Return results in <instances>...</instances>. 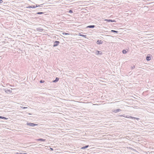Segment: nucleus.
I'll use <instances>...</instances> for the list:
<instances>
[{
    "instance_id": "nucleus-19",
    "label": "nucleus",
    "mask_w": 154,
    "mask_h": 154,
    "mask_svg": "<svg viewBox=\"0 0 154 154\" xmlns=\"http://www.w3.org/2000/svg\"><path fill=\"white\" fill-rule=\"evenodd\" d=\"M110 32H113L116 33H117L119 32L118 31H117L112 30H111Z\"/></svg>"
},
{
    "instance_id": "nucleus-9",
    "label": "nucleus",
    "mask_w": 154,
    "mask_h": 154,
    "mask_svg": "<svg viewBox=\"0 0 154 154\" xmlns=\"http://www.w3.org/2000/svg\"><path fill=\"white\" fill-rule=\"evenodd\" d=\"M27 8H35V6L33 5H31V6H29L28 7H26Z\"/></svg>"
},
{
    "instance_id": "nucleus-10",
    "label": "nucleus",
    "mask_w": 154,
    "mask_h": 154,
    "mask_svg": "<svg viewBox=\"0 0 154 154\" xmlns=\"http://www.w3.org/2000/svg\"><path fill=\"white\" fill-rule=\"evenodd\" d=\"M59 78L58 77H56L55 79L53 81V82L55 83L57 82H58L59 80Z\"/></svg>"
},
{
    "instance_id": "nucleus-1",
    "label": "nucleus",
    "mask_w": 154,
    "mask_h": 154,
    "mask_svg": "<svg viewBox=\"0 0 154 154\" xmlns=\"http://www.w3.org/2000/svg\"><path fill=\"white\" fill-rule=\"evenodd\" d=\"M4 90L5 91V92L7 94H10L12 93L11 88V90L7 88H4Z\"/></svg>"
},
{
    "instance_id": "nucleus-24",
    "label": "nucleus",
    "mask_w": 154,
    "mask_h": 154,
    "mask_svg": "<svg viewBox=\"0 0 154 154\" xmlns=\"http://www.w3.org/2000/svg\"><path fill=\"white\" fill-rule=\"evenodd\" d=\"M135 68V65H133V66H131V69H134V68Z\"/></svg>"
},
{
    "instance_id": "nucleus-7",
    "label": "nucleus",
    "mask_w": 154,
    "mask_h": 154,
    "mask_svg": "<svg viewBox=\"0 0 154 154\" xmlns=\"http://www.w3.org/2000/svg\"><path fill=\"white\" fill-rule=\"evenodd\" d=\"M95 27L94 25H89L86 27L87 28H94Z\"/></svg>"
},
{
    "instance_id": "nucleus-14",
    "label": "nucleus",
    "mask_w": 154,
    "mask_h": 154,
    "mask_svg": "<svg viewBox=\"0 0 154 154\" xmlns=\"http://www.w3.org/2000/svg\"><path fill=\"white\" fill-rule=\"evenodd\" d=\"M88 146H89V145H86L85 146H84L82 147L81 149H84L87 148L88 147Z\"/></svg>"
},
{
    "instance_id": "nucleus-21",
    "label": "nucleus",
    "mask_w": 154,
    "mask_h": 154,
    "mask_svg": "<svg viewBox=\"0 0 154 154\" xmlns=\"http://www.w3.org/2000/svg\"><path fill=\"white\" fill-rule=\"evenodd\" d=\"M127 52V51L125 50H123L122 51V53L124 54H126Z\"/></svg>"
},
{
    "instance_id": "nucleus-6",
    "label": "nucleus",
    "mask_w": 154,
    "mask_h": 154,
    "mask_svg": "<svg viewBox=\"0 0 154 154\" xmlns=\"http://www.w3.org/2000/svg\"><path fill=\"white\" fill-rule=\"evenodd\" d=\"M96 54L97 55L100 54L101 55L102 54V52L101 51H97L96 52Z\"/></svg>"
},
{
    "instance_id": "nucleus-26",
    "label": "nucleus",
    "mask_w": 154,
    "mask_h": 154,
    "mask_svg": "<svg viewBox=\"0 0 154 154\" xmlns=\"http://www.w3.org/2000/svg\"><path fill=\"white\" fill-rule=\"evenodd\" d=\"M44 82H45V81L44 80H41L40 81V83H44Z\"/></svg>"
},
{
    "instance_id": "nucleus-28",
    "label": "nucleus",
    "mask_w": 154,
    "mask_h": 154,
    "mask_svg": "<svg viewBox=\"0 0 154 154\" xmlns=\"http://www.w3.org/2000/svg\"><path fill=\"white\" fill-rule=\"evenodd\" d=\"M69 13H72L73 12L72 10H70L69 11Z\"/></svg>"
},
{
    "instance_id": "nucleus-11",
    "label": "nucleus",
    "mask_w": 154,
    "mask_h": 154,
    "mask_svg": "<svg viewBox=\"0 0 154 154\" xmlns=\"http://www.w3.org/2000/svg\"><path fill=\"white\" fill-rule=\"evenodd\" d=\"M37 30L39 31H42L44 30V29L42 28L41 27H38L36 29Z\"/></svg>"
},
{
    "instance_id": "nucleus-22",
    "label": "nucleus",
    "mask_w": 154,
    "mask_h": 154,
    "mask_svg": "<svg viewBox=\"0 0 154 154\" xmlns=\"http://www.w3.org/2000/svg\"><path fill=\"white\" fill-rule=\"evenodd\" d=\"M62 34L63 35H69V33H65V32H63L62 33Z\"/></svg>"
},
{
    "instance_id": "nucleus-30",
    "label": "nucleus",
    "mask_w": 154,
    "mask_h": 154,
    "mask_svg": "<svg viewBox=\"0 0 154 154\" xmlns=\"http://www.w3.org/2000/svg\"><path fill=\"white\" fill-rule=\"evenodd\" d=\"M3 2L2 0H0V4L2 3Z\"/></svg>"
},
{
    "instance_id": "nucleus-31",
    "label": "nucleus",
    "mask_w": 154,
    "mask_h": 154,
    "mask_svg": "<svg viewBox=\"0 0 154 154\" xmlns=\"http://www.w3.org/2000/svg\"><path fill=\"white\" fill-rule=\"evenodd\" d=\"M150 154H154V152H151L150 153Z\"/></svg>"
},
{
    "instance_id": "nucleus-23",
    "label": "nucleus",
    "mask_w": 154,
    "mask_h": 154,
    "mask_svg": "<svg viewBox=\"0 0 154 154\" xmlns=\"http://www.w3.org/2000/svg\"><path fill=\"white\" fill-rule=\"evenodd\" d=\"M129 148L131 149V150H132L134 151H136V150L135 149H134L133 148H131V147H129Z\"/></svg>"
},
{
    "instance_id": "nucleus-3",
    "label": "nucleus",
    "mask_w": 154,
    "mask_h": 154,
    "mask_svg": "<svg viewBox=\"0 0 154 154\" xmlns=\"http://www.w3.org/2000/svg\"><path fill=\"white\" fill-rule=\"evenodd\" d=\"M26 125H28L31 126L32 127L34 126H35L37 125H38L34 124L33 123H29L27 122L26 123Z\"/></svg>"
},
{
    "instance_id": "nucleus-34",
    "label": "nucleus",
    "mask_w": 154,
    "mask_h": 154,
    "mask_svg": "<svg viewBox=\"0 0 154 154\" xmlns=\"http://www.w3.org/2000/svg\"><path fill=\"white\" fill-rule=\"evenodd\" d=\"M20 153H19L18 152H16L15 153V154H20Z\"/></svg>"
},
{
    "instance_id": "nucleus-25",
    "label": "nucleus",
    "mask_w": 154,
    "mask_h": 154,
    "mask_svg": "<svg viewBox=\"0 0 154 154\" xmlns=\"http://www.w3.org/2000/svg\"><path fill=\"white\" fill-rule=\"evenodd\" d=\"M21 108H22L23 109H26L27 108V107H23V106H21Z\"/></svg>"
},
{
    "instance_id": "nucleus-29",
    "label": "nucleus",
    "mask_w": 154,
    "mask_h": 154,
    "mask_svg": "<svg viewBox=\"0 0 154 154\" xmlns=\"http://www.w3.org/2000/svg\"><path fill=\"white\" fill-rule=\"evenodd\" d=\"M123 116V117H125L126 116H125V115H120L119 116Z\"/></svg>"
},
{
    "instance_id": "nucleus-16",
    "label": "nucleus",
    "mask_w": 154,
    "mask_h": 154,
    "mask_svg": "<svg viewBox=\"0 0 154 154\" xmlns=\"http://www.w3.org/2000/svg\"><path fill=\"white\" fill-rule=\"evenodd\" d=\"M79 36H82V37H85V38H86V37H87L86 35L82 34L81 33H79Z\"/></svg>"
},
{
    "instance_id": "nucleus-8",
    "label": "nucleus",
    "mask_w": 154,
    "mask_h": 154,
    "mask_svg": "<svg viewBox=\"0 0 154 154\" xmlns=\"http://www.w3.org/2000/svg\"><path fill=\"white\" fill-rule=\"evenodd\" d=\"M121 111V110L120 109H118L116 110H115L113 112L115 113H117L118 112Z\"/></svg>"
},
{
    "instance_id": "nucleus-27",
    "label": "nucleus",
    "mask_w": 154,
    "mask_h": 154,
    "mask_svg": "<svg viewBox=\"0 0 154 154\" xmlns=\"http://www.w3.org/2000/svg\"><path fill=\"white\" fill-rule=\"evenodd\" d=\"M134 119H136V120H137L138 121L140 119L139 118H136V117H134Z\"/></svg>"
},
{
    "instance_id": "nucleus-5",
    "label": "nucleus",
    "mask_w": 154,
    "mask_h": 154,
    "mask_svg": "<svg viewBox=\"0 0 154 154\" xmlns=\"http://www.w3.org/2000/svg\"><path fill=\"white\" fill-rule=\"evenodd\" d=\"M96 43L98 45L101 44H102L103 41L101 40H98L97 41Z\"/></svg>"
},
{
    "instance_id": "nucleus-18",
    "label": "nucleus",
    "mask_w": 154,
    "mask_h": 154,
    "mask_svg": "<svg viewBox=\"0 0 154 154\" xmlns=\"http://www.w3.org/2000/svg\"><path fill=\"white\" fill-rule=\"evenodd\" d=\"M125 118H130V119H134V117H133L131 116H126V117H125Z\"/></svg>"
},
{
    "instance_id": "nucleus-2",
    "label": "nucleus",
    "mask_w": 154,
    "mask_h": 154,
    "mask_svg": "<svg viewBox=\"0 0 154 154\" xmlns=\"http://www.w3.org/2000/svg\"><path fill=\"white\" fill-rule=\"evenodd\" d=\"M60 43V42H59L58 41H55L54 42L53 47H56L58 45H59Z\"/></svg>"
},
{
    "instance_id": "nucleus-12",
    "label": "nucleus",
    "mask_w": 154,
    "mask_h": 154,
    "mask_svg": "<svg viewBox=\"0 0 154 154\" xmlns=\"http://www.w3.org/2000/svg\"><path fill=\"white\" fill-rule=\"evenodd\" d=\"M151 59V57L150 56H147L146 57V59L147 61H149Z\"/></svg>"
},
{
    "instance_id": "nucleus-13",
    "label": "nucleus",
    "mask_w": 154,
    "mask_h": 154,
    "mask_svg": "<svg viewBox=\"0 0 154 154\" xmlns=\"http://www.w3.org/2000/svg\"><path fill=\"white\" fill-rule=\"evenodd\" d=\"M37 140L39 141H42L45 142V141H46V139H42V138H40V139H37Z\"/></svg>"
},
{
    "instance_id": "nucleus-20",
    "label": "nucleus",
    "mask_w": 154,
    "mask_h": 154,
    "mask_svg": "<svg viewBox=\"0 0 154 154\" xmlns=\"http://www.w3.org/2000/svg\"><path fill=\"white\" fill-rule=\"evenodd\" d=\"M42 5L43 4H42V5H39L37 4H36L35 5V8H36L37 7H40L41 5Z\"/></svg>"
},
{
    "instance_id": "nucleus-33",
    "label": "nucleus",
    "mask_w": 154,
    "mask_h": 154,
    "mask_svg": "<svg viewBox=\"0 0 154 154\" xmlns=\"http://www.w3.org/2000/svg\"><path fill=\"white\" fill-rule=\"evenodd\" d=\"M50 149L51 151H53V149L51 148H50Z\"/></svg>"
},
{
    "instance_id": "nucleus-17",
    "label": "nucleus",
    "mask_w": 154,
    "mask_h": 154,
    "mask_svg": "<svg viewBox=\"0 0 154 154\" xmlns=\"http://www.w3.org/2000/svg\"><path fill=\"white\" fill-rule=\"evenodd\" d=\"M45 13L43 12H37L35 15H36L37 14H44Z\"/></svg>"
},
{
    "instance_id": "nucleus-32",
    "label": "nucleus",
    "mask_w": 154,
    "mask_h": 154,
    "mask_svg": "<svg viewBox=\"0 0 154 154\" xmlns=\"http://www.w3.org/2000/svg\"><path fill=\"white\" fill-rule=\"evenodd\" d=\"M27 154L26 153H23V152H21V153H20V154Z\"/></svg>"
},
{
    "instance_id": "nucleus-15",
    "label": "nucleus",
    "mask_w": 154,
    "mask_h": 154,
    "mask_svg": "<svg viewBox=\"0 0 154 154\" xmlns=\"http://www.w3.org/2000/svg\"><path fill=\"white\" fill-rule=\"evenodd\" d=\"M0 119H4L5 120H7L8 119V118H7L6 117H4V116H0Z\"/></svg>"
},
{
    "instance_id": "nucleus-4",
    "label": "nucleus",
    "mask_w": 154,
    "mask_h": 154,
    "mask_svg": "<svg viewBox=\"0 0 154 154\" xmlns=\"http://www.w3.org/2000/svg\"><path fill=\"white\" fill-rule=\"evenodd\" d=\"M104 21H106L107 22H116V21L114 20H112V19H105Z\"/></svg>"
},
{
    "instance_id": "nucleus-35",
    "label": "nucleus",
    "mask_w": 154,
    "mask_h": 154,
    "mask_svg": "<svg viewBox=\"0 0 154 154\" xmlns=\"http://www.w3.org/2000/svg\"><path fill=\"white\" fill-rule=\"evenodd\" d=\"M38 9V10L40 9Z\"/></svg>"
}]
</instances>
